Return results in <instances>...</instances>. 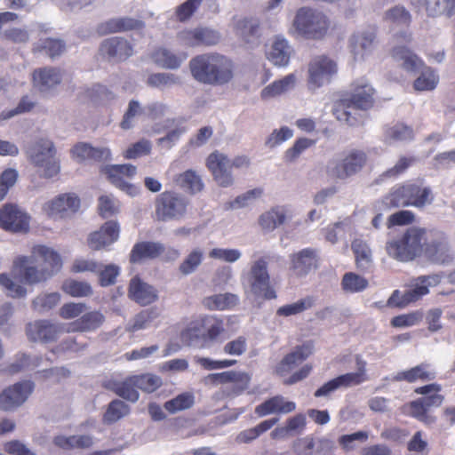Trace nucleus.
I'll return each instance as SVG.
<instances>
[{
    "instance_id": "nucleus-1",
    "label": "nucleus",
    "mask_w": 455,
    "mask_h": 455,
    "mask_svg": "<svg viewBox=\"0 0 455 455\" xmlns=\"http://www.w3.org/2000/svg\"><path fill=\"white\" fill-rule=\"evenodd\" d=\"M386 250L390 257L405 262L422 254L442 264L452 259L451 248L443 235L419 227L407 228L400 238L388 242Z\"/></svg>"
},
{
    "instance_id": "nucleus-2",
    "label": "nucleus",
    "mask_w": 455,
    "mask_h": 455,
    "mask_svg": "<svg viewBox=\"0 0 455 455\" xmlns=\"http://www.w3.org/2000/svg\"><path fill=\"white\" fill-rule=\"evenodd\" d=\"M62 268V259L54 249L36 244L30 256L19 255L14 258L12 275L20 283L36 285L46 282Z\"/></svg>"
},
{
    "instance_id": "nucleus-3",
    "label": "nucleus",
    "mask_w": 455,
    "mask_h": 455,
    "mask_svg": "<svg viewBox=\"0 0 455 455\" xmlns=\"http://www.w3.org/2000/svg\"><path fill=\"white\" fill-rule=\"evenodd\" d=\"M375 89L364 78L354 81L350 85V92H345L340 98L333 102L332 114L339 122L349 126H356L362 121L353 115L351 108L367 111L375 103Z\"/></svg>"
},
{
    "instance_id": "nucleus-4",
    "label": "nucleus",
    "mask_w": 455,
    "mask_h": 455,
    "mask_svg": "<svg viewBox=\"0 0 455 455\" xmlns=\"http://www.w3.org/2000/svg\"><path fill=\"white\" fill-rule=\"evenodd\" d=\"M188 67L193 78L203 84H226L234 76L233 61L217 52L198 54L190 60Z\"/></svg>"
},
{
    "instance_id": "nucleus-5",
    "label": "nucleus",
    "mask_w": 455,
    "mask_h": 455,
    "mask_svg": "<svg viewBox=\"0 0 455 455\" xmlns=\"http://www.w3.org/2000/svg\"><path fill=\"white\" fill-rule=\"evenodd\" d=\"M224 331L225 323L222 318L205 315L191 321L181 331L180 339L188 345L205 347L217 341Z\"/></svg>"
},
{
    "instance_id": "nucleus-6",
    "label": "nucleus",
    "mask_w": 455,
    "mask_h": 455,
    "mask_svg": "<svg viewBox=\"0 0 455 455\" xmlns=\"http://www.w3.org/2000/svg\"><path fill=\"white\" fill-rule=\"evenodd\" d=\"M292 26L299 36L306 39L319 40L327 35L331 21L323 12L301 7L296 12Z\"/></svg>"
},
{
    "instance_id": "nucleus-7",
    "label": "nucleus",
    "mask_w": 455,
    "mask_h": 455,
    "mask_svg": "<svg viewBox=\"0 0 455 455\" xmlns=\"http://www.w3.org/2000/svg\"><path fill=\"white\" fill-rule=\"evenodd\" d=\"M441 391L442 386L436 382L416 387L414 392L424 396L404 404L403 411L426 424L433 422L434 419L427 414V410L442 405L444 396L440 394Z\"/></svg>"
},
{
    "instance_id": "nucleus-8",
    "label": "nucleus",
    "mask_w": 455,
    "mask_h": 455,
    "mask_svg": "<svg viewBox=\"0 0 455 455\" xmlns=\"http://www.w3.org/2000/svg\"><path fill=\"white\" fill-rule=\"evenodd\" d=\"M53 143L46 139L36 141L28 150V160L36 168L40 175L52 178L60 172V163L55 158Z\"/></svg>"
},
{
    "instance_id": "nucleus-9",
    "label": "nucleus",
    "mask_w": 455,
    "mask_h": 455,
    "mask_svg": "<svg viewBox=\"0 0 455 455\" xmlns=\"http://www.w3.org/2000/svg\"><path fill=\"white\" fill-rule=\"evenodd\" d=\"M368 156L362 149L353 148L343 152L341 158L328 168L330 176L339 180H347L359 173L366 165Z\"/></svg>"
},
{
    "instance_id": "nucleus-10",
    "label": "nucleus",
    "mask_w": 455,
    "mask_h": 455,
    "mask_svg": "<svg viewBox=\"0 0 455 455\" xmlns=\"http://www.w3.org/2000/svg\"><path fill=\"white\" fill-rule=\"evenodd\" d=\"M440 283L438 275H422L415 280L412 288L402 294L398 290L393 291L387 300V305L395 307H404L411 302H415L422 296L429 292L428 287Z\"/></svg>"
},
{
    "instance_id": "nucleus-11",
    "label": "nucleus",
    "mask_w": 455,
    "mask_h": 455,
    "mask_svg": "<svg viewBox=\"0 0 455 455\" xmlns=\"http://www.w3.org/2000/svg\"><path fill=\"white\" fill-rule=\"evenodd\" d=\"M248 281L251 291L255 297L268 300L276 298V292L270 284L267 262L264 258L259 259L252 264Z\"/></svg>"
},
{
    "instance_id": "nucleus-12",
    "label": "nucleus",
    "mask_w": 455,
    "mask_h": 455,
    "mask_svg": "<svg viewBox=\"0 0 455 455\" xmlns=\"http://www.w3.org/2000/svg\"><path fill=\"white\" fill-rule=\"evenodd\" d=\"M188 204L182 196L172 191L163 192L156 200V217L161 221L179 219L186 213Z\"/></svg>"
},
{
    "instance_id": "nucleus-13",
    "label": "nucleus",
    "mask_w": 455,
    "mask_h": 455,
    "mask_svg": "<svg viewBox=\"0 0 455 455\" xmlns=\"http://www.w3.org/2000/svg\"><path fill=\"white\" fill-rule=\"evenodd\" d=\"M30 217L18 204H4L0 208V228L13 234H26L29 231Z\"/></svg>"
},
{
    "instance_id": "nucleus-14",
    "label": "nucleus",
    "mask_w": 455,
    "mask_h": 455,
    "mask_svg": "<svg viewBox=\"0 0 455 455\" xmlns=\"http://www.w3.org/2000/svg\"><path fill=\"white\" fill-rule=\"evenodd\" d=\"M336 73L337 65L332 60L324 55L316 56L309 63L308 88L315 90L330 83Z\"/></svg>"
},
{
    "instance_id": "nucleus-15",
    "label": "nucleus",
    "mask_w": 455,
    "mask_h": 455,
    "mask_svg": "<svg viewBox=\"0 0 455 455\" xmlns=\"http://www.w3.org/2000/svg\"><path fill=\"white\" fill-rule=\"evenodd\" d=\"M230 164V159L218 150L211 153L206 159V167L213 180L223 188L230 187L234 182Z\"/></svg>"
},
{
    "instance_id": "nucleus-16",
    "label": "nucleus",
    "mask_w": 455,
    "mask_h": 455,
    "mask_svg": "<svg viewBox=\"0 0 455 455\" xmlns=\"http://www.w3.org/2000/svg\"><path fill=\"white\" fill-rule=\"evenodd\" d=\"M34 384L30 380L18 382L4 389L0 395V409L12 411L21 405L32 393Z\"/></svg>"
},
{
    "instance_id": "nucleus-17",
    "label": "nucleus",
    "mask_w": 455,
    "mask_h": 455,
    "mask_svg": "<svg viewBox=\"0 0 455 455\" xmlns=\"http://www.w3.org/2000/svg\"><path fill=\"white\" fill-rule=\"evenodd\" d=\"M80 207V198L74 193L60 195L44 205V212L52 218H65L76 213Z\"/></svg>"
},
{
    "instance_id": "nucleus-18",
    "label": "nucleus",
    "mask_w": 455,
    "mask_h": 455,
    "mask_svg": "<svg viewBox=\"0 0 455 455\" xmlns=\"http://www.w3.org/2000/svg\"><path fill=\"white\" fill-rule=\"evenodd\" d=\"M104 172L109 181L119 189L130 196H135L138 193V188L126 180L135 175L136 167L134 165L124 164L106 166Z\"/></svg>"
},
{
    "instance_id": "nucleus-19",
    "label": "nucleus",
    "mask_w": 455,
    "mask_h": 455,
    "mask_svg": "<svg viewBox=\"0 0 455 455\" xmlns=\"http://www.w3.org/2000/svg\"><path fill=\"white\" fill-rule=\"evenodd\" d=\"M290 259V271L296 277L305 276L318 267L317 251L312 248L302 249L291 254Z\"/></svg>"
},
{
    "instance_id": "nucleus-20",
    "label": "nucleus",
    "mask_w": 455,
    "mask_h": 455,
    "mask_svg": "<svg viewBox=\"0 0 455 455\" xmlns=\"http://www.w3.org/2000/svg\"><path fill=\"white\" fill-rule=\"evenodd\" d=\"M335 446L333 441L320 438L316 442L312 437L299 439L293 444L297 455H332Z\"/></svg>"
},
{
    "instance_id": "nucleus-21",
    "label": "nucleus",
    "mask_w": 455,
    "mask_h": 455,
    "mask_svg": "<svg viewBox=\"0 0 455 455\" xmlns=\"http://www.w3.org/2000/svg\"><path fill=\"white\" fill-rule=\"evenodd\" d=\"M120 227L116 221L105 222L100 230L92 232L88 237V245L93 251H99L117 241Z\"/></svg>"
},
{
    "instance_id": "nucleus-22",
    "label": "nucleus",
    "mask_w": 455,
    "mask_h": 455,
    "mask_svg": "<svg viewBox=\"0 0 455 455\" xmlns=\"http://www.w3.org/2000/svg\"><path fill=\"white\" fill-rule=\"evenodd\" d=\"M220 384L233 383L230 387L223 390L228 397H235L242 395L248 387L251 382V375L247 372L228 371L218 373Z\"/></svg>"
},
{
    "instance_id": "nucleus-23",
    "label": "nucleus",
    "mask_w": 455,
    "mask_h": 455,
    "mask_svg": "<svg viewBox=\"0 0 455 455\" xmlns=\"http://www.w3.org/2000/svg\"><path fill=\"white\" fill-rule=\"evenodd\" d=\"M313 353L312 342H306L300 346H297L294 349L287 354L276 366L275 371L283 376L291 371L294 367L302 363Z\"/></svg>"
},
{
    "instance_id": "nucleus-24",
    "label": "nucleus",
    "mask_w": 455,
    "mask_h": 455,
    "mask_svg": "<svg viewBox=\"0 0 455 455\" xmlns=\"http://www.w3.org/2000/svg\"><path fill=\"white\" fill-rule=\"evenodd\" d=\"M179 37L189 47L214 45L220 41L219 34L206 28L183 31L179 35Z\"/></svg>"
},
{
    "instance_id": "nucleus-25",
    "label": "nucleus",
    "mask_w": 455,
    "mask_h": 455,
    "mask_svg": "<svg viewBox=\"0 0 455 455\" xmlns=\"http://www.w3.org/2000/svg\"><path fill=\"white\" fill-rule=\"evenodd\" d=\"M296 403L287 401L283 395H274L255 407L258 417H265L270 414H287L294 411Z\"/></svg>"
},
{
    "instance_id": "nucleus-26",
    "label": "nucleus",
    "mask_w": 455,
    "mask_h": 455,
    "mask_svg": "<svg viewBox=\"0 0 455 455\" xmlns=\"http://www.w3.org/2000/svg\"><path fill=\"white\" fill-rule=\"evenodd\" d=\"M145 24L142 20L130 17L114 18L100 23L97 31L100 35H108L131 30H140Z\"/></svg>"
},
{
    "instance_id": "nucleus-27",
    "label": "nucleus",
    "mask_w": 455,
    "mask_h": 455,
    "mask_svg": "<svg viewBox=\"0 0 455 455\" xmlns=\"http://www.w3.org/2000/svg\"><path fill=\"white\" fill-rule=\"evenodd\" d=\"M100 52L103 55L121 61L132 54V46L122 37H111L101 43Z\"/></svg>"
},
{
    "instance_id": "nucleus-28",
    "label": "nucleus",
    "mask_w": 455,
    "mask_h": 455,
    "mask_svg": "<svg viewBox=\"0 0 455 455\" xmlns=\"http://www.w3.org/2000/svg\"><path fill=\"white\" fill-rule=\"evenodd\" d=\"M105 321V316L100 311L86 312L79 318L70 322L66 326L67 332H87L100 328Z\"/></svg>"
},
{
    "instance_id": "nucleus-29",
    "label": "nucleus",
    "mask_w": 455,
    "mask_h": 455,
    "mask_svg": "<svg viewBox=\"0 0 455 455\" xmlns=\"http://www.w3.org/2000/svg\"><path fill=\"white\" fill-rule=\"evenodd\" d=\"M405 184L411 206L421 209L433 203L432 190L429 187L424 186L423 182L408 180L405 181Z\"/></svg>"
},
{
    "instance_id": "nucleus-30",
    "label": "nucleus",
    "mask_w": 455,
    "mask_h": 455,
    "mask_svg": "<svg viewBox=\"0 0 455 455\" xmlns=\"http://www.w3.org/2000/svg\"><path fill=\"white\" fill-rule=\"evenodd\" d=\"M71 155L80 162L85 160L107 162L111 158V153L108 148H94L84 142L76 144L71 149Z\"/></svg>"
},
{
    "instance_id": "nucleus-31",
    "label": "nucleus",
    "mask_w": 455,
    "mask_h": 455,
    "mask_svg": "<svg viewBox=\"0 0 455 455\" xmlns=\"http://www.w3.org/2000/svg\"><path fill=\"white\" fill-rule=\"evenodd\" d=\"M28 339L32 341H53L57 339L59 327L49 321L40 320L29 323L26 327Z\"/></svg>"
},
{
    "instance_id": "nucleus-32",
    "label": "nucleus",
    "mask_w": 455,
    "mask_h": 455,
    "mask_svg": "<svg viewBox=\"0 0 455 455\" xmlns=\"http://www.w3.org/2000/svg\"><path fill=\"white\" fill-rule=\"evenodd\" d=\"M128 293L132 299L142 306L149 305L157 299L156 290L137 276L131 280Z\"/></svg>"
},
{
    "instance_id": "nucleus-33",
    "label": "nucleus",
    "mask_w": 455,
    "mask_h": 455,
    "mask_svg": "<svg viewBox=\"0 0 455 455\" xmlns=\"http://www.w3.org/2000/svg\"><path fill=\"white\" fill-rule=\"evenodd\" d=\"M376 38V28L354 35L350 41V46L355 59H363L367 54L371 53Z\"/></svg>"
},
{
    "instance_id": "nucleus-34",
    "label": "nucleus",
    "mask_w": 455,
    "mask_h": 455,
    "mask_svg": "<svg viewBox=\"0 0 455 455\" xmlns=\"http://www.w3.org/2000/svg\"><path fill=\"white\" fill-rule=\"evenodd\" d=\"M436 377L435 371L432 369L431 365L427 363H422L406 371L398 372L395 377V381H406L413 383L418 380L430 381L434 380Z\"/></svg>"
},
{
    "instance_id": "nucleus-35",
    "label": "nucleus",
    "mask_w": 455,
    "mask_h": 455,
    "mask_svg": "<svg viewBox=\"0 0 455 455\" xmlns=\"http://www.w3.org/2000/svg\"><path fill=\"white\" fill-rule=\"evenodd\" d=\"M187 58L186 52L175 53L165 47H158L151 54L157 66L167 69H178Z\"/></svg>"
},
{
    "instance_id": "nucleus-36",
    "label": "nucleus",
    "mask_w": 455,
    "mask_h": 455,
    "mask_svg": "<svg viewBox=\"0 0 455 455\" xmlns=\"http://www.w3.org/2000/svg\"><path fill=\"white\" fill-rule=\"evenodd\" d=\"M164 247L160 243L140 242L133 245L130 253L131 263H139L144 259H153L160 256Z\"/></svg>"
},
{
    "instance_id": "nucleus-37",
    "label": "nucleus",
    "mask_w": 455,
    "mask_h": 455,
    "mask_svg": "<svg viewBox=\"0 0 455 455\" xmlns=\"http://www.w3.org/2000/svg\"><path fill=\"white\" fill-rule=\"evenodd\" d=\"M32 78L36 87L40 91H45L60 84L62 75L58 68H43L35 69Z\"/></svg>"
},
{
    "instance_id": "nucleus-38",
    "label": "nucleus",
    "mask_w": 455,
    "mask_h": 455,
    "mask_svg": "<svg viewBox=\"0 0 455 455\" xmlns=\"http://www.w3.org/2000/svg\"><path fill=\"white\" fill-rule=\"evenodd\" d=\"M405 182L398 183L392 187L381 198V205L385 210L411 206Z\"/></svg>"
},
{
    "instance_id": "nucleus-39",
    "label": "nucleus",
    "mask_w": 455,
    "mask_h": 455,
    "mask_svg": "<svg viewBox=\"0 0 455 455\" xmlns=\"http://www.w3.org/2000/svg\"><path fill=\"white\" fill-rule=\"evenodd\" d=\"M135 383L133 375H131L124 380H109L106 384V387L113 391L118 396L134 403L140 396Z\"/></svg>"
},
{
    "instance_id": "nucleus-40",
    "label": "nucleus",
    "mask_w": 455,
    "mask_h": 455,
    "mask_svg": "<svg viewBox=\"0 0 455 455\" xmlns=\"http://www.w3.org/2000/svg\"><path fill=\"white\" fill-rule=\"evenodd\" d=\"M391 56L395 60L402 61V67L409 72H417L424 66L423 60L406 46H395Z\"/></svg>"
},
{
    "instance_id": "nucleus-41",
    "label": "nucleus",
    "mask_w": 455,
    "mask_h": 455,
    "mask_svg": "<svg viewBox=\"0 0 455 455\" xmlns=\"http://www.w3.org/2000/svg\"><path fill=\"white\" fill-rule=\"evenodd\" d=\"M355 363L357 366V371L348 372L336 377V380H338L339 387L357 386L368 379L366 373V362L363 360L360 355H356Z\"/></svg>"
},
{
    "instance_id": "nucleus-42",
    "label": "nucleus",
    "mask_w": 455,
    "mask_h": 455,
    "mask_svg": "<svg viewBox=\"0 0 455 455\" xmlns=\"http://www.w3.org/2000/svg\"><path fill=\"white\" fill-rule=\"evenodd\" d=\"M290 45L287 40L276 37L267 52V58L275 65L286 66L290 60Z\"/></svg>"
},
{
    "instance_id": "nucleus-43",
    "label": "nucleus",
    "mask_w": 455,
    "mask_h": 455,
    "mask_svg": "<svg viewBox=\"0 0 455 455\" xmlns=\"http://www.w3.org/2000/svg\"><path fill=\"white\" fill-rule=\"evenodd\" d=\"M202 303L209 310H227L238 303V298L232 293H220L205 297Z\"/></svg>"
},
{
    "instance_id": "nucleus-44",
    "label": "nucleus",
    "mask_w": 455,
    "mask_h": 455,
    "mask_svg": "<svg viewBox=\"0 0 455 455\" xmlns=\"http://www.w3.org/2000/svg\"><path fill=\"white\" fill-rule=\"evenodd\" d=\"M383 20L396 27L409 28L412 21V17L411 12L403 5L397 4L385 12Z\"/></svg>"
},
{
    "instance_id": "nucleus-45",
    "label": "nucleus",
    "mask_w": 455,
    "mask_h": 455,
    "mask_svg": "<svg viewBox=\"0 0 455 455\" xmlns=\"http://www.w3.org/2000/svg\"><path fill=\"white\" fill-rule=\"evenodd\" d=\"M351 248L355 254L356 267L362 272H366L372 262L370 247L365 242L355 239L352 242Z\"/></svg>"
},
{
    "instance_id": "nucleus-46",
    "label": "nucleus",
    "mask_w": 455,
    "mask_h": 455,
    "mask_svg": "<svg viewBox=\"0 0 455 455\" xmlns=\"http://www.w3.org/2000/svg\"><path fill=\"white\" fill-rule=\"evenodd\" d=\"M278 418H271L263 420L256 427L240 432L236 436V441L240 443H249L251 441L257 439L263 433L272 428L278 422Z\"/></svg>"
},
{
    "instance_id": "nucleus-47",
    "label": "nucleus",
    "mask_w": 455,
    "mask_h": 455,
    "mask_svg": "<svg viewBox=\"0 0 455 455\" xmlns=\"http://www.w3.org/2000/svg\"><path fill=\"white\" fill-rule=\"evenodd\" d=\"M295 83V76L290 74L283 79L273 82L265 87L261 92V98L266 100L275 97L291 89Z\"/></svg>"
},
{
    "instance_id": "nucleus-48",
    "label": "nucleus",
    "mask_w": 455,
    "mask_h": 455,
    "mask_svg": "<svg viewBox=\"0 0 455 455\" xmlns=\"http://www.w3.org/2000/svg\"><path fill=\"white\" fill-rule=\"evenodd\" d=\"M65 51V43L60 39L44 38L33 47V52H44L52 59L60 56Z\"/></svg>"
},
{
    "instance_id": "nucleus-49",
    "label": "nucleus",
    "mask_w": 455,
    "mask_h": 455,
    "mask_svg": "<svg viewBox=\"0 0 455 455\" xmlns=\"http://www.w3.org/2000/svg\"><path fill=\"white\" fill-rule=\"evenodd\" d=\"M284 220V212L278 208H272L259 216V224L265 231H273L278 226L283 224Z\"/></svg>"
},
{
    "instance_id": "nucleus-50",
    "label": "nucleus",
    "mask_w": 455,
    "mask_h": 455,
    "mask_svg": "<svg viewBox=\"0 0 455 455\" xmlns=\"http://www.w3.org/2000/svg\"><path fill=\"white\" fill-rule=\"evenodd\" d=\"M195 403V395L190 392H184L164 403V409L173 414L191 408Z\"/></svg>"
},
{
    "instance_id": "nucleus-51",
    "label": "nucleus",
    "mask_w": 455,
    "mask_h": 455,
    "mask_svg": "<svg viewBox=\"0 0 455 455\" xmlns=\"http://www.w3.org/2000/svg\"><path fill=\"white\" fill-rule=\"evenodd\" d=\"M129 412L130 408L124 402L115 399L108 404L103 415V421L108 424L115 423Z\"/></svg>"
},
{
    "instance_id": "nucleus-52",
    "label": "nucleus",
    "mask_w": 455,
    "mask_h": 455,
    "mask_svg": "<svg viewBox=\"0 0 455 455\" xmlns=\"http://www.w3.org/2000/svg\"><path fill=\"white\" fill-rule=\"evenodd\" d=\"M61 290L71 297H87L92 293V286L83 281L68 279L63 282Z\"/></svg>"
},
{
    "instance_id": "nucleus-53",
    "label": "nucleus",
    "mask_w": 455,
    "mask_h": 455,
    "mask_svg": "<svg viewBox=\"0 0 455 455\" xmlns=\"http://www.w3.org/2000/svg\"><path fill=\"white\" fill-rule=\"evenodd\" d=\"M368 280L355 273H346L341 280V286L345 291L355 293L365 290L368 287Z\"/></svg>"
},
{
    "instance_id": "nucleus-54",
    "label": "nucleus",
    "mask_w": 455,
    "mask_h": 455,
    "mask_svg": "<svg viewBox=\"0 0 455 455\" xmlns=\"http://www.w3.org/2000/svg\"><path fill=\"white\" fill-rule=\"evenodd\" d=\"M439 83V76L430 68H426L422 70L419 76L414 81L413 87L416 91H432Z\"/></svg>"
},
{
    "instance_id": "nucleus-55",
    "label": "nucleus",
    "mask_w": 455,
    "mask_h": 455,
    "mask_svg": "<svg viewBox=\"0 0 455 455\" xmlns=\"http://www.w3.org/2000/svg\"><path fill=\"white\" fill-rule=\"evenodd\" d=\"M135 386L146 393H153L157 390L163 384L162 379L152 373H141L133 375Z\"/></svg>"
},
{
    "instance_id": "nucleus-56",
    "label": "nucleus",
    "mask_w": 455,
    "mask_h": 455,
    "mask_svg": "<svg viewBox=\"0 0 455 455\" xmlns=\"http://www.w3.org/2000/svg\"><path fill=\"white\" fill-rule=\"evenodd\" d=\"M176 182L179 186L189 190L192 194L200 192L204 188L200 176L191 170L180 174L176 179Z\"/></svg>"
},
{
    "instance_id": "nucleus-57",
    "label": "nucleus",
    "mask_w": 455,
    "mask_h": 455,
    "mask_svg": "<svg viewBox=\"0 0 455 455\" xmlns=\"http://www.w3.org/2000/svg\"><path fill=\"white\" fill-rule=\"evenodd\" d=\"M314 305V299L312 297H306L303 298L294 303L287 304L284 306L280 307L277 311L276 315L279 316H291L294 315L300 314L307 309H309Z\"/></svg>"
},
{
    "instance_id": "nucleus-58",
    "label": "nucleus",
    "mask_w": 455,
    "mask_h": 455,
    "mask_svg": "<svg viewBox=\"0 0 455 455\" xmlns=\"http://www.w3.org/2000/svg\"><path fill=\"white\" fill-rule=\"evenodd\" d=\"M413 130L403 124H396L385 130V138L387 141H404L413 139Z\"/></svg>"
},
{
    "instance_id": "nucleus-59",
    "label": "nucleus",
    "mask_w": 455,
    "mask_h": 455,
    "mask_svg": "<svg viewBox=\"0 0 455 455\" xmlns=\"http://www.w3.org/2000/svg\"><path fill=\"white\" fill-rule=\"evenodd\" d=\"M203 259V251L200 249H194L180 263L179 266V271L184 275H190L197 269Z\"/></svg>"
},
{
    "instance_id": "nucleus-60",
    "label": "nucleus",
    "mask_w": 455,
    "mask_h": 455,
    "mask_svg": "<svg viewBox=\"0 0 455 455\" xmlns=\"http://www.w3.org/2000/svg\"><path fill=\"white\" fill-rule=\"evenodd\" d=\"M259 28V22L258 20L253 18H242L235 21V32L245 38L249 39L251 36H254L258 34Z\"/></svg>"
},
{
    "instance_id": "nucleus-61",
    "label": "nucleus",
    "mask_w": 455,
    "mask_h": 455,
    "mask_svg": "<svg viewBox=\"0 0 455 455\" xmlns=\"http://www.w3.org/2000/svg\"><path fill=\"white\" fill-rule=\"evenodd\" d=\"M416 162L417 158L415 156H402L393 167L383 172L382 176L384 178H397L403 174Z\"/></svg>"
},
{
    "instance_id": "nucleus-62",
    "label": "nucleus",
    "mask_w": 455,
    "mask_h": 455,
    "mask_svg": "<svg viewBox=\"0 0 455 455\" xmlns=\"http://www.w3.org/2000/svg\"><path fill=\"white\" fill-rule=\"evenodd\" d=\"M147 83L151 87L164 88L180 84V79L171 73H155L148 77Z\"/></svg>"
},
{
    "instance_id": "nucleus-63",
    "label": "nucleus",
    "mask_w": 455,
    "mask_h": 455,
    "mask_svg": "<svg viewBox=\"0 0 455 455\" xmlns=\"http://www.w3.org/2000/svg\"><path fill=\"white\" fill-rule=\"evenodd\" d=\"M145 114V110L141 108L139 101L132 100L129 102L128 108L125 111L123 119L120 123V127L123 130L131 129L133 126V121L136 116Z\"/></svg>"
},
{
    "instance_id": "nucleus-64",
    "label": "nucleus",
    "mask_w": 455,
    "mask_h": 455,
    "mask_svg": "<svg viewBox=\"0 0 455 455\" xmlns=\"http://www.w3.org/2000/svg\"><path fill=\"white\" fill-rule=\"evenodd\" d=\"M99 283L102 287L110 286L116 283V277L120 274V268L115 264L106 265L102 269L98 268Z\"/></svg>"
}]
</instances>
